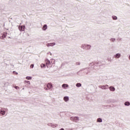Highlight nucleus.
<instances>
[{"label":"nucleus","instance_id":"obj_1","mask_svg":"<svg viewBox=\"0 0 130 130\" xmlns=\"http://www.w3.org/2000/svg\"><path fill=\"white\" fill-rule=\"evenodd\" d=\"M89 67H91L93 70H99L100 69V63L98 61H94L89 63Z\"/></svg>","mask_w":130,"mask_h":130},{"label":"nucleus","instance_id":"obj_2","mask_svg":"<svg viewBox=\"0 0 130 130\" xmlns=\"http://www.w3.org/2000/svg\"><path fill=\"white\" fill-rule=\"evenodd\" d=\"M89 73V69L86 68L81 71H79L77 73L79 76H85V75H88Z\"/></svg>","mask_w":130,"mask_h":130},{"label":"nucleus","instance_id":"obj_3","mask_svg":"<svg viewBox=\"0 0 130 130\" xmlns=\"http://www.w3.org/2000/svg\"><path fill=\"white\" fill-rule=\"evenodd\" d=\"M8 109L5 108H0V114H1L2 116H3L6 114V112L8 111Z\"/></svg>","mask_w":130,"mask_h":130},{"label":"nucleus","instance_id":"obj_4","mask_svg":"<svg viewBox=\"0 0 130 130\" xmlns=\"http://www.w3.org/2000/svg\"><path fill=\"white\" fill-rule=\"evenodd\" d=\"M7 8L6 7V6H5V5L0 4V12L1 13H3V12H7Z\"/></svg>","mask_w":130,"mask_h":130},{"label":"nucleus","instance_id":"obj_5","mask_svg":"<svg viewBox=\"0 0 130 130\" xmlns=\"http://www.w3.org/2000/svg\"><path fill=\"white\" fill-rule=\"evenodd\" d=\"M70 120L74 121L75 122H78L80 120L79 117L78 116H73L70 117Z\"/></svg>","mask_w":130,"mask_h":130},{"label":"nucleus","instance_id":"obj_6","mask_svg":"<svg viewBox=\"0 0 130 130\" xmlns=\"http://www.w3.org/2000/svg\"><path fill=\"white\" fill-rule=\"evenodd\" d=\"M108 87H109V86L106 84L105 85H100L99 86V88H100V89H102V90H107V89H108Z\"/></svg>","mask_w":130,"mask_h":130},{"label":"nucleus","instance_id":"obj_7","mask_svg":"<svg viewBox=\"0 0 130 130\" xmlns=\"http://www.w3.org/2000/svg\"><path fill=\"white\" fill-rule=\"evenodd\" d=\"M47 125H48V126H51V127H53V128H54L55 127H57V126H58V124H53L52 123H49L47 124Z\"/></svg>","mask_w":130,"mask_h":130},{"label":"nucleus","instance_id":"obj_8","mask_svg":"<svg viewBox=\"0 0 130 130\" xmlns=\"http://www.w3.org/2000/svg\"><path fill=\"white\" fill-rule=\"evenodd\" d=\"M25 26L24 25H19L18 27V29L20 32H23V31H25Z\"/></svg>","mask_w":130,"mask_h":130},{"label":"nucleus","instance_id":"obj_9","mask_svg":"<svg viewBox=\"0 0 130 130\" xmlns=\"http://www.w3.org/2000/svg\"><path fill=\"white\" fill-rule=\"evenodd\" d=\"M53 86H52V84L51 83H48L47 85V87H45V90H50V89H52V87Z\"/></svg>","mask_w":130,"mask_h":130},{"label":"nucleus","instance_id":"obj_10","mask_svg":"<svg viewBox=\"0 0 130 130\" xmlns=\"http://www.w3.org/2000/svg\"><path fill=\"white\" fill-rule=\"evenodd\" d=\"M8 33L7 32H4L2 34V36L0 37L1 39H4V38H6L7 37V35Z\"/></svg>","mask_w":130,"mask_h":130},{"label":"nucleus","instance_id":"obj_11","mask_svg":"<svg viewBox=\"0 0 130 130\" xmlns=\"http://www.w3.org/2000/svg\"><path fill=\"white\" fill-rule=\"evenodd\" d=\"M54 45H55V42L47 44V47H49L50 46H54Z\"/></svg>","mask_w":130,"mask_h":130},{"label":"nucleus","instance_id":"obj_12","mask_svg":"<svg viewBox=\"0 0 130 130\" xmlns=\"http://www.w3.org/2000/svg\"><path fill=\"white\" fill-rule=\"evenodd\" d=\"M120 56H121V54H120V53H118L117 54H116L115 55H114V57L115 58H119L120 57Z\"/></svg>","mask_w":130,"mask_h":130},{"label":"nucleus","instance_id":"obj_13","mask_svg":"<svg viewBox=\"0 0 130 130\" xmlns=\"http://www.w3.org/2000/svg\"><path fill=\"white\" fill-rule=\"evenodd\" d=\"M109 89L110 91H111L112 92H114V91H115V87H114V86H110L109 87Z\"/></svg>","mask_w":130,"mask_h":130},{"label":"nucleus","instance_id":"obj_14","mask_svg":"<svg viewBox=\"0 0 130 130\" xmlns=\"http://www.w3.org/2000/svg\"><path fill=\"white\" fill-rule=\"evenodd\" d=\"M68 87H69V84H63L62 85V88L63 89H67Z\"/></svg>","mask_w":130,"mask_h":130},{"label":"nucleus","instance_id":"obj_15","mask_svg":"<svg viewBox=\"0 0 130 130\" xmlns=\"http://www.w3.org/2000/svg\"><path fill=\"white\" fill-rule=\"evenodd\" d=\"M85 49L86 50H90L91 49V45H86Z\"/></svg>","mask_w":130,"mask_h":130},{"label":"nucleus","instance_id":"obj_16","mask_svg":"<svg viewBox=\"0 0 130 130\" xmlns=\"http://www.w3.org/2000/svg\"><path fill=\"white\" fill-rule=\"evenodd\" d=\"M63 100L65 101V102H68L69 100H70V98L68 96H64Z\"/></svg>","mask_w":130,"mask_h":130},{"label":"nucleus","instance_id":"obj_17","mask_svg":"<svg viewBox=\"0 0 130 130\" xmlns=\"http://www.w3.org/2000/svg\"><path fill=\"white\" fill-rule=\"evenodd\" d=\"M47 29V24H44L42 27V30L45 31Z\"/></svg>","mask_w":130,"mask_h":130},{"label":"nucleus","instance_id":"obj_18","mask_svg":"<svg viewBox=\"0 0 130 130\" xmlns=\"http://www.w3.org/2000/svg\"><path fill=\"white\" fill-rule=\"evenodd\" d=\"M45 62L47 66H49V64H50V60H48V59L45 60Z\"/></svg>","mask_w":130,"mask_h":130},{"label":"nucleus","instance_id":"obj_19","mask_svg":"<svg viewBox=\"0 0 130 130\" xmlns=\"http://www.w3.org/2000/svg\"><path fill=\"white\" fill-rule=\"evenodd\" d=\"M124 105H125V106H129L130 102L128 101L125 102L124 104Z\"/></svg>","mask_w":130,"mask_h":130},{"label":"nucleus","instance_id":"obj_20","mask_svg":"<svg viewBox=\"0 0 130 130\" xmlns=\"http://www.w3.org/2000/svg\"><path fill=\"white\" fill-rule=\"evenodd\" d=\"M76 86L77 88H80V87H82V84H81V83H76Z\"/></svg>","mask_w":130,"mask_h":130},{"label":"nucleus","instance_id":"obj_21","mask_svg":"<svg viewBox=\"0 0 130 130\" xmlns=\"http://www.w3.org/2000/svg\"><path fill=\"white\" fill-rule=\"evenodd\" d=\"M112 18L113 20H117V16H116L113 15L112 16Z\"/></svg>","mask_w":130,"mask_h":130},{"label":"nucleus","instance_id":"obj_22","mask_svg":"<svg viewBox=\"0 0 130 130\" xmlns=\"http://www.w3.org/2000/svg\"><path fill=\"white\" fill-rule=\"evenodd\" d=\"M41 68L42 69H43V68H46V65H45V64H44V63H42L41 64Z\"/></svg>","mask_w":130,"mask_h":130},{"label":"nucleus","instance_id":"obj_23","mask_svg":"<svg viewBox=\"0 0 130 130\" xmlns=\"http://www.w3.org/2000/svg\"><path fill=\"white\" fill-rule=\"evenodd\" d=\"M86 44H82L81 46V48L83 49H86Z\"/></svg>","mask_w":130,"mask_h":130},{"label":"nucleus","instance_id":"obj_24","mask_svg":"<svg viewBox=\"0 0 130 130\" xmlns=\"http://www.w3.org/2000/svg\"><path fill=\"white\" fill-rule=\"evenodd\" d=\"M25 79L26 80H32V77H31V76H27V77H26Z\"/></svg>","mask_w":130,"mask_h":130},{"label":"nucleus","instance_id":"obj_25","mask_svg":"<svg viewBox=\"0 0 130 130\" xmlns=\"http://www.w3.org/2000/svg\"><path fill=\"white\" fill-rule=\"evenodd\" d=\"M97 122H102V118H98Z\"/></svg>","mask_w":130,"mask_h":130},{"label":"nucleus","instance_id":"obj_26","mask_svg":"<svg viewBox=\"0 0 130 130\" xmlns=\"http://www.w3.org/2000/svg\"><path fill=\"white\" fill-rule=\"evenodd\" d=\"M115 40H116V39H115V38L110 39V41H111L112 42H114V41H115Z\"/></svg>","mask_w":130,"mask_h":130},{"label":"nucleus","instance_id":"obj_27","mask_svg":"<svg viewBox=\"0 0 130 130\" xmlns=\"http://www.w3.org/2000/svg\"><path fill=\"white\" fill-rule=\"evenodd\" d=\"M24 83H25V84H28V85H30V82H29V81H28V80H25V81H24Z\"/></svg>","mask_w":130,"mask_h":130},{"label":"nucleus","instance_id":"obj_28","mask_svg":"<svg viewBox=\"0 0 130 130\" xmlns=\"http://www.w3.org/2000/svg\"><path fill=\"white\" fill-rule=\"evenodd\" d=\"M15 89H16V90H19V89H20V87L18 86H15L14 87Z\"/></svg>","mask_w":130,"mask_h":130},{"label":"nucleus","instance_id":"obj_29","mask_svg":"<svg viewBox=\"0 0 130 130\" xmlns=\"http://www.w3.org/2000/svg\"><path fill=\"white\" fill-rule=\"evenodd\" d=\"M76 66H80V64H81V62H76Z\"/></svg>","mask_w":130,"mask_h":130},{"label":"nucleus","instance_id":"obj_30","mask_svg":"<svg viewBox=\"0 0 130 130\" xmlns=\"http://www.w3.org/2000/svg\"><path fill=\"white\" fill-rule=\"evenodd\" d=\"M107 102L108 103H111V102H112V100H108Z\"/></svg>","mask_w":130,"mask_h":130},{"label":"nucleus","instance_id":"obj_31","mask_svg":"<svg viewBox=\"0 0 130 130\" xmlns=\"http://www.w3.org/2000/svg\"><path fill=\"white\" fill-rule=\"evenodd\" d=\"M30 69H33L34 68V64H30Z\"/></svg>","mask_w":130,"mask_h":130},{"label":"nucleus","instance_id":"obj_32","mask_svg":"<svg viewBox=\"0 0 130 130\" xmlns=\"http://www.w3.org/2000/svg\"><path fill=\"white\" fill-rule=\"evenodd\" d=\"M13 74H14V75H18V73L16 72V71H13Z\"/></svg>","mask_w":130,"mask_h":130},{"label":"nucleus","instance_id":"obj_33","mask_svg":"<svg viewBox=\"0 0 130 130\" xmlns=\"http://www.w3.org/2000/svg\"><path fill=\"white\" fill-rule=\"evenodd\" d=\"M107 60H108V61H111V58H108Z\"/></svg>","mask_w":130,"mask_h":130},{"label":"nucleus","instance_id":"obj_34","mask_svg":"<svg viewBox=\"0 0 130 130\" xmlns=\"http://www.w3.org/2000/svg\"><path fill=\"white\" fill-rule=\"evenodd\" d=\"M111 106L107 105V106H103V107H110Z\"/></svg>","mask_w":130,"mask_h":130},{"label":"nucleus","instance_id":"obj_35","mask_svg":"<svg viewBox=\"0 0 130 130\" xmlns=\"http://www.w3.org/2000/svg\"><path fill=\"white\" fill-rule=\"evenodd\" d=\"M117 40H121V38H119L117 39Z\"/></svg>","mask_w":130,"mask_h":130},{"label":"nucleus","instance_id":"obj_36","mask_svg":"<svg viewBox=\"0 0 130 130\" xmlns=\"http://www.w3.org/2000/svg\"><path fill=\"white\" fill-rule=\"evenodd\" d=\"M88 38H91V39L93 38V37L92 36L89 37Z\"/></svg>","mask_w":130,"mask_h":130},{"label":"nucleus","instance_id":"obj_37","mask_svg":"<svg viewBox=\"0 0 130 130\" xmlns=\"http://www.w3.org/2000/svg\"><path fill=\"white\" fill-rule=\"evenodd\" d=\"M128 58H129V60H130V55H129V56H128Z\"/></svg>","mask_w":130,"mask_h":130},{"label":"nucleus","instance_id":"obj_38","mask_svg":"<svg viewBox=\"0 0 130 130\" xmlns=\"http://www.w3.org/2000/svg\"><path fill=\"white\" fill-rule=\"evenodd\" d=\"M80 74H84L83 72H81Z\"/></svg>","mask_w":130,"mask_h":130},{"label":"nucleus","instance_id":"obj_39","mask_svg":"<svg viewBox=\"0 0 130 130\" xmlns=\"http://www.w3.org/2000/svg\"><path fill=\"white\" fill-rule=\"evenodd\" d=\"M24 89H25L24 88H22V90H24Z\"/></svg>","mask_w":130,"mask_h":130},{"label":"nucleus","instance_id":"obj_40","mask_svg":"<svg viewBox=\"0 0 130 130\" xmlns=\"http://www.w3.org/2000/svg\"><path fill=\"white\" fill-rule=\"evenodd\" d=\"M70 129L73 130V129H72V128H71V129Z\"/></svg>","mask_w":130,"mask_h":130},{"label":"nucleus","instance_id":"obj_41","mask_svg":"<svg viewBox=\"0 0 130 130\" xmlns=\"http://www.w3.org/2000/svg\"><path fill=\"white\" fill-rule=\"evenodd\" d=\"M50 55H51V53H50Z\"/></svg>","mask_w":130,"mask_h":130}]
</instances>
